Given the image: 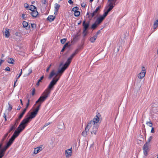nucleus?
Listing matches in <instances>:
<instances>
[{"instance_id": "obj_31", "label": "nucleus", "mask_w": 158, "mask_h": 158, "mask_svg": "<svg viewBox=\"0 0 158 158\" xmlns=\"http://www.w3.org/2000/svg\"><path fill=\"white\" fill-rule=\"evenodd\" d=\"M87 133H88L84 131L82 132L81 135L83 136L86 137L87 135Z\"/></svg>"}, {"instance_id": "obj_16", "label": "nucleus", "mask_w": 158, "mask_h": 158, "mask_svg": "<svg viewBox=\"0 0 158 158\" xmlns=\"http://www.w3.org/2000/svg\"><path fill=\"white\" fill-rule=\"evenodd\" d=\"M56 75V77H57V74H56V73L55 72V70H52L50 74L49 75L48 77V78L49 79H51L52 77L54 75Z\"/></svg>"}, {"instance_id": "obj_9", "label": "nucleus", "mask_w": 158, "mask_h": 158, "mask_svg": "<svg viewBox=\"0 0 158 158\" xmlns=\"http://www.w3.org/2000/svg\"><path fill=\"white\" fill-rule=\"evenodd\" d=\"M142 69L141 72L138 75V77L140 79H142L145 76L146 72L145 68L143 66H142Z\"/></svg>"}, {"instance_id": "obj_6", "label": "nucleus", "mask_w": 158, "mask_h": 158, "mask_svg": "<svg viewBox=\"0 0 158 158\" xmlns=\"http://www.w3.org/2000/svg\"><path fill=\"white\" fill-rule=\"evenodd\" d=\"M101 6H99L97 7L95 10L92 13L90 14L91 16V18L94 17V18H95L97 17L100 12V10L101 8Z\"/></svg>"}, {"instance_id": "obj_27", "label": "nucleus", "mask_w": 158, "mask_h": 158, "mask_svg": "<svg viewBox=\"0 0 158 158\" xmlns=\"http://www.w3.org/2000/svg\"><path fill=\"white\" fill-rule=\"evenodd\" d=\"M44 78V76L43 75L40 78V79H39L38 80V82H37V83L36 84V85L37 86H39V85L40 82H41L42 80Z\"/></svg>"}, {"instance_id": "obj_24", "label": "nucleus", "mask_w": 158, "mask_h": 158, "mask_svg": "<svg viewBox=\"0 0 158 158\" xmlns=\"http://www.w3.org/2000/svg\"><path fill=\"white\" fill-rule=\"evenodd\" d=\"M16 125L17 124H14V125L12 126L11 127L10 129L8 131V133H10L11 132V131L14 130L16 127Z\"/></svg>"}, {"instance_id": "obj_33", "label": "nucleus", "mask_w": 158, "mask_h": 158, "mask_svg": "<svg viewBox=\"0 0 158 158\" xmlns=\"http://www.w3.org/2000/svg\"><path fill=\"white\" fill-rule=\"evenodd\" d=\"M96 39L95 38H94V36L91 37L89 40L92 43H94L95 42L96 40Z\"/></svg>"}, {"instance_id": "obj_21", "label": "nucleus", "mask_w": 158, "mask_h": 158, "mask_svg": "<svg viewBox=\"0 0 158 158\" xmlns=\"http://www.w3.org/2000/svg\"><path fill=\"white\" fill-rule=\"evenodd\" d=\"M55 18V16L53 15H50L47 18V19L50 22H51L53 21Z\"/></svg>"}, {"instance_id": "obj_51", "label": "nucleus", "mask_w": 158, "mask_h": 158, "mask_svg": "<svg viewBox=\"0 0 158 158\" xmlns=\"http://www.w3.org/2000/svg\"><path fill=\"white\" fill-rule=\"evenodd\" d=\"M24 7L26 8H28L29 7V5L27 3H25L24 4Z\"/></svg>"}, {"instance_id": "obj_46", "label": "nucleus", "mask_w": 158, "mask_h": 158, "mask_svg": "<svg viewBox=\"0 0 158 158\" xmlns=\"http://www.w3.org/2000/svg\"><path fill=\"white\" fill-rule=\"evenodd\" d=\"M35 88H34L32 89V90L31 92V95L32 96H34L35 94Z\"/></svg>"}, {"instance_id": "obj_26", "label": "nucleus", "mask_w": 158, "mask_h": 158, "mask_svg": "<svg viewBox=\"0 0 158 158\" xmlns=\"http://www.w3.org/2000/svg\"><path fill=\"white\" fill-rule=\"evenodd\" d=\"M98 24L95 22L94 24H93L91 27V28L93 29H95L98 26Z\"/></svg>"}, {"instance_id": "obj_52", "label": "nucleus", "mask_w": 158, "mask_h": 158, "mask_svg": "<svg viewBox=\"0 0 158 158\" xmlns=\"http://www.w3.org/2000/svg\"><path fill=\"white\" fill-rule=\"evenodd\" d=\"M85 5H86V4L85 2H83V3H82L81 4V6L82 7L85 8Z\"/></svg>"}, {"instance_id": "obj_25", "label": "nucleus", "mask_w": 158, "mask_h": 158, "mask_svg": "<svg viewBox=\"0 0 158 158\" xmlns=\"http://www.w3.org/2000/svg\"><path fill=\"white\" fill-rule=\"evenodd\" d=\"M23 27L26 29L28 27V24L26 21H24L23 22ZM30 27V26L28 27V28Z\"/></svg>"}, {"instance_id": "obj_34", "label": "nucleus", "mask_w": 158, "mask_h": 158, "mask_svg": "<svg viewBox=\"0 0 158 158\" xmlns=\"http://www.w3.org/2000/svg\"><path fill=\"white\" fill-rule=\"evenodd\" d=\"M117 0H108V2H109V3H112V4H113L114 5H115V3L116 2Z\"/></svg>"}, {"instance_id": "obj_54", "label": "nucleus", "mask_w": 158, "mask_h": 158, "mask_svg": "<svg viewBox=\"0 0 158 158\" xmlns=\"http://www.w3.org/2000/svg\"><path fill=\"white\" fill-rule=\"evenodd\" d=\"M51 66H52V64H50V65L47 68V69H46V70L47 72H48L49 71V69H50V67Z\"/></svg>"}, {"instance_id": "obj_4", "label": "nucleus", "mask_w": 158, "mask_h": 158, "mask_svg": "<svg viewBox=\"0 0 158 158\" xmlns=\"http://www.w3.org/2000/svg\"><path fill=\"white\" fill-rule=\"evenodd\" d=\"M101 116V115L99 113L94 118L93 120H91L89 122V123L91 124H99L101 122V120H100V118Z\"/></svg>"}, {"instance_id": "obj_14", "label": "nucleus", "mask_w": 158, "mask_h": 158, "mask_svg": "<svg viewBox=\"0 0 158 158\" xmlns=\"http://www.w3.org/2000/svg\"><path fill=\"white\" fill-rule=\"evenodd\" d=\"M43 150V146L40 145L39 147H37L34 148V153L37 154L40 152L41 151Z\"/></svg>"}, {"instance_id": "obj_19", "label": "nucleus", "mask_w": 158, "mask_h": 158, "mask_svg": "<svg viewBox=\"0 0 158 158\" xmlns=\"http://www.w3.org/2000/svg\"><path fill=\"white\" fill-rule=\"evenodd\" d=\"M5 32H4L5 33V35L6 37L8 38V37L10 35V32L9 31V29L7 28H6L5 29Z\"/></svg>"}, {"instance_id": "obj_49", "label": "nucleus", "mask_w": 158, "mask_h": 158, "mask_svg": "<svg viewBox=\"0 0 158 158\" xmlns=\"http://www.w3.org/2000/svg\"><path fill=\"white\" fill-rule=\"evenodd\" d=\"M90 15V13L89 12H87L86 15H88L89 16L88 17V18H89L90 20H91L92 19L91 18V16L90 15Z\"/></svg>"}, {"instance_id": "obj_38", "label": "nucleus", "mask_w": 158, "mask_h": 158, "mask_svg": "<svg viewBox=\"0 0 158 158\" xmlns=\"http://www.w3.org/2000/svg\"><path fill=\"white\" fill-rule=\"evenodd\" d=\"M69 65V64H67V63H65L64 64V66L62 67L64 68V69H66L68 68Z\"/></svg>"}, {"instance_id": "obj_59", "label": "nucleus", "mask_w": 158, "mask_h": 158, "mask_svg": "<svg viewBox=\"0 0 158 158\" xmlns=\"http://www.w3.org/2000/svg\"><path fill=\"white\" fill-rule=\"evenodd\" d=\"M49 124H50V123H48L46 124H45L44 126V127L43 128H44L45 127H46L47 126H48V125H49Z\"/></svg>"}, {"instance_id": "obj_1", "label": "nucleus", "mask_w": 158, "mask_h": 158, "mask_svg": "<svg viewBox=\"0 0 158 158\" xmlns=\"http://www.w3.org/2000/svg\"><path fill=\"white\" fill-rule=\"evenodd\" d=\"M59 78L55 79L53 78L49 85L48 88L45 90L41 96L39 98H40V103L44 102L49 96L51 90H52L54 86L56 84L58 81Z\"/></svg>"}, {"instance_id": "obj_48", "label": "nucleus", "mask_w": 158, "mask_h": 158, "mask_svg": "<svg viewBox=\"0 0 158 158\" xmlns=\"http://www.w3.org/2000/svg\"><path fill=\"white\" fill-rule=\"evenodd\" d=\"M71 61L72 60H70L68 58L65 63H67V64L69 65V64H70L71 62Z\"/></svg>"}, {"instance_id": "obj_32", "label": "nucleus", "mask_w": 158, "mask_h": 158, "mask_svg": "<svg viewBox=\"0 0 158 158\" xmlns=\"http://www.w3.org/2000/svg\"><path fill=\"white\" fill-rule=\"evenodd\" d=\"M80 15V12L77 11H75L74 13V15L75 16L77 17L79 16Z\"/></svg>"}, {"instance_id": "obj_3", "label": "nucleus", "mask_w": 158, "mask_h": 158, "mask_svg": "<svg viewBox=\"0 0 158 158\" xmlns=\"http://www.w3.org/2000/svg\"><path fill=\"white\" fill-rule=\"evenodd\" d=\"M37 113H38L36 111L34 110L31 113L30 115H29L28 114H27L26 115V117H27L26 118L24 119L21 122L24 124L27 125V124L29 122L32 118H35L36 116Z\"/></svg>"}, {"instance_id": "obj_22", "label": "nucleus", "mask_w": 158, "mask_h": 158, "mask_svg": "<svg viewBox=\"0 0 158 158\" xmlns=\"http://www.w3.org/2000/svg\"><path fill=\"white\" fill-rule=\"evenodd\" d=\"M143 136V135L140 134L138 137L137 140L140 142H142L144 140Z\"/></svg>"}, {"instance_id": "obj_60", "label": "nucleus", "mask_w": 158, "mask_h": 158, "mask_svg": "<svg viewBox=\"0 0 158 158\" xmlns=\"http://www.w3.org/2000/svg\"><path fill=\"white\" fill-rule=\"evenodd\" d=\"M43 4L45 5H47L48 3L46 1V0H44V1H43Z\"/></svg>"}, {"instance_id": "obj_18", "label": "nucleus", "mask_w": 158, "mask_h": 158, "mask_svg": "<svg viewBox=\"0 0 158 158\" xmlns=\"http://www.w3.org/2000/svg\"><path fill=\"white\" fill-rule=\"evenodd\" d=\"M7 149V148L5 147L4 149L1 150L0 152V158H2L4 156L5 152Z\"/></svg>"}, {"instance_id": "obj_13", "label": "nucleus", "mask_w": 158, "mask_h": 158, "mask_svg": "<svg viewBox=\"0 0 158 158\" xmlns=\"http://www.w3.org/2000/svg\"><path fill=\"white\" fill-rule=\"evenodd\" d=\"M72 148L66 150L65 151L66 157L68 158L71 156L72 155Z\"/></svg>"}, {"instance_id": "obj_41", "label": "nucleus", "mask_w": 158, "mask_h": 158, "mask_svg": "<svg viewBox=\"0 0 158 158\" xmlns=\"http://www.w3.org/2000/svg\"><path fill=\"white\" fill-rule=\"evenodd\" d=\"M78 9V8L77 6H76L73 8L72 11L75 12V11H77Z\"/></svg>"}, {"instance_id": "obj_58", "label": "nucleus", "mask_w": 158, "mask_h": 158, "mask_svg": "<svg viewBox=\"0 0 158 158\" xmlns=\"http://www.w3.org/2000/svg\"><path fill=\"white\" fill-rule=\"evenodd\" d=\"M25 15L24 14H23L22 15V17L23 19H24L25 18H26V17H25Z\"/></svg>"}, {"instance_id": "obj_56", "label": "nucleus", "mask_w": 158, "mask_h": 158, "mask_svg": "<svg viewBox=\"0 0 158 158\" xmlns=\"http://www.w3.org/2000/svg\"><path fill=\"white\" fill-rule=\"evenodd\" d=\"M32 69H30L29 70V73H28V75H29L30 74H31L32 73Z\"/></svg>"}, {"instance_id": "obj_30", "label": "nucleus", "mask_w": 158, "mask_h": 158, "mask_svg": "<svg viewBox=\"0 0 158 158\" xmlns=\"http://www.w3.org/2000/svg\"><path fill=\"white\" fill-rule=\"evenodd\" d=\"M7 61L9 64H13L14 60L13 58H9L8 59Z\"/></svg>"}, {"instance_id": "obj_55", "label": "nucleus", "mask_w": 158, "mask_h": 158, "mask_svg": "<svg viewBox=\"0 0 158 158\" xmlns=\"http://www.w3.org/2000/svg\"><path fill=\"white\" fill-rule=\"evenodd\" d=\"M5 70L6 71H10V69L9 67H7L5 69Z\"/></svg>"}, {"instance_id": "obj_64", "label": "nucleus", "mask_w": 158, "mask_h": 158, "mask_svg": "<svg viewBox=\"0 0 158 158\" xmlns=\"http://www.w3.org/2000/svg\"><path fill=\"white\" fill-rule=\"evenodd\" d=\"M100 33H101L100 30H99L97 32L96 34H97V35H99Z\"/></svg>"}, {"instance_id": "obj_35", "label": "nucleus", "mask_w": 158, "mask_h": 158, "mask_svg": "<svg viewBox=\"0 0 158 158\" xmlns=\"http://www.w3.org/2000/svg\"><path fill=\"white\" fill-rule=\"evenodd\" d=\"M3 142H1V143H0V152L1 151V150L2 149H4V148L6 146V145L3 148H2V147L3 145Z\"/></svg>"}, {"instance_id": "obj_2", "label": "nucleus", "mask_w": 158, "mask_h": 158, "mask_svg": "<svg viewBox=\"0 0 158 158\" xmlns=\"http://www.w3.org/2000/svg\"><path fill=\"white\" fill-rule=\"evenodd\" d=\"M26 126V125L24 124L23 123L21 122L19 127L15 131L11 138L6 143V146L5 147L6 148H8L11 145L16 138L19 135L20 133L23 130Z\"/></svg>"}, {"instance_id": "obj_43", "label": "nucleus", "mask_w": 158, "mask_h": 158, "mask_svg": "<svg viewBox=\"0 0 158 158\" xmlns=\"http://www.w3.org/2000/svg\"><path fill=\"white\" fill-rule=\"evenodd\" d=\"M64 45L66 46V48H67L69 47L71 45V44H70V42H69L66 43Z\"/></svg>"}, {"instance_id": "obj_8", "label": "nucleus", "mask_w": 158, "mask_h": 158, "mask_svg": "<svg viewBox=\"0 0 158 158\" xmlns=\"http://www.w3.org/2000/svg\"><path fill=\"white\" fill-rule=\"evenodd\" d=\"M149 144L147 143H146L143 145V153L145 156H146L148 154V152L149 149Z\"/></svg>"}, {"instance_id": "obj_63", "label": "nucleus", "mask_w": 158, "mask_h": 158, "mask_svg": "<svg viewBox=\"0 0 158 158\" xmlns=\"http://www.w3.org/2000/svg\"><path fill=\"white\" fill-rule=\"evenodd\" d=\"M4 60H2V59H0V66L4 62Z\"/></svg>"}, {"instance_id": "obj_17", "label": "nucleus", "mask_w": 158, "mask_h": 158, "mask_svg": "<svg viewBox=\"0 0 158 158\" xmlns=\"http://www.w3.org/2000/svg\"><path fill=\"white\" fill-rule=\"evenodd\" d=\"M60 7V5L58 4L57 3H56L55 5V12L54 14L55 15H56L57 14V12H58V10Z\"/></svg>"}, {"instance_id": "obj_23", "label": "nucleus", "mask_w": 158, "mask_h": 158, "mask_svg": "<svg viewBox=\"0 0 158 158\" xmlns=\"http://www.w3.org/2000/svg\"><path fill=\"white\" fill-rule=\"evenodd\" d=\"M26 111V109H24L22 112L21 113L19 116L18 117V120H20V119L22 118L23 115L25 114Z\"/></svg>"}, {"instance_id": "obj_15", "label": "nucleus", "mask_w": 158, "mask_h": 158, "mask_svg": "<svg viewBox=\"0 0 158 158\" xmlns=\"http://www.w3.org/2000/svg\"><path fill=\"white\" fill-rule=\"evenodd\" d=\"M65 70V69H64V68H63L62 67L60 69H59L57 71V73H56V74H57V75H58V74H59V77H57V78L54 77V78L55 79H56V78H59V80L60 76L63 73V72H64V70Z\"/></svg>"}, {"instance_id": "obj_12", "label": "nucleus", "mask_w": 158, "mask_h": 158, "mask_svg": "<svg viewBox=\"0 0 158 158\" xmlns=\"http://www.w3.org/2000/svg\"><path fill=\"white\" fill-rule=\"evenodd\" d=\"M106 16L105 15V14H104L103 15L101 16L98 18L95 22L97 23L99 25L102 22Z\"/></svg>"}, {"instance_id": "obj_44", "label": "nucleus", "mask_w": 158, "mask_h": 158, "mask_svg": "<svg viewBox=\"0 0 158 158\" xmlns=\"http://www.w3.org/2000/svg\"><path fill=\"white\" fill-rule=\"evenodd\" d=\"M8 105L9 106V107L8 108V110L10 111L12 109V106L10 104V103H8Z\"/></svg>"}, {"instance_id": "obj_11", "label": "nucleus", "mask_w": 158, "mask_h": 158, "mask_svg": "<svg viewBox=\"0 0 158 158\" xmlns=\"http://www.w3.org/2000/svg\"><path fill=\"white\" fill-rule=\"evenodd\" d=\"M113 4H112V3H109L108 6V9L104 13V14L106 15L107 16L109 13L113 8L114 6H113Z\"/></svg>"}, {"instance_id": "obj_28", "label": "nucleus", "mask_w": 158, "mask_h": 158, "mask_svg": "<svg viewBox=\"0 0 158 158\" xmlns=\"http://www.w3.org/2000/svg\"><path fill=\"white\" fill-rule=\"evenodd\" d=\"M31 30H33L35 29L36 27V25L35 23H31Z\"/></svg>"}, {"instance_id": "obj_39", "label": "nucleus", "mask_w": 158, "mask_h": 158, "mask_svg": "<svg viewBox=\"0 0 158 158\" xmlns=\"http://www.w3.org/2000/svg\"><path fill=\"white\" fill-rule=\"evenodd\" d=\"M153 138V137L152 136H150L149 138L148 139V141L146 143H148L149 144L150 142L151 141V140H152V139Z\"/></svg>"}, {"instance_id": "obj_7", "label": "nucleus", "mask_w": 158, "mask_h": 158, "mask_svg": "<svg viewBox=\"0 0 158 158\" xmlns=\"http://www.w3.org/2000/svg\"><path fill=\"white\" fill-rule=\"evenodd\" d=\"M99 124H92L91 127H92V130L91 131V134L95 135L99 127Z\"/></svg>"}, {"instance_id": "obj_5", "label": "nucleus", "mask_w": 158, "mask_h": 158, "mask_svg": "<svg viewBox=\"0 0 158 158\" xmlns=\"http://www.w3.org/2000/svg\"><path fill=\"white\" fill-rule=\"evenodd\" d=\"M89 21L86 23L85 20L83 22L82 26L83 27V34L84 37L88 33L87 30L89 27Z\"/></svg>"}, {"instance_id": "obj_29", "label": "nucleus", "mask_w": 158, "mask_h": 158, "mask_svg": "<svg viewBox=\"0 0 158 158\" xmlns=\"http://www.w3.org/2000/svg\"><path fill=\"white\" fill-rule=\"evenodd\" d=\"M158 24V19H157L154 22V24H153V28L154 29H156L157 26Z\"/></svg>"}, {"instance_id": "obj_42", "label": "nucleus", "mask_w": 158, "mask_h": 158, "mask_svg": "<svg viewBox=\"0 0 158 158\" xmlns=\"http://www.w3.org/2000/svg\"><path fill=\"white\" fill-rule=\"evenodd\" d=\"M67 39L64 38L60 40V42L62 44H64L66 41Z\"/></svg>"}, {"instance_id": "obj_57", "label": "nucleus", "mask_w": 158, "mask_h": 158, "mask_svg": "<svg viewBox=\"0 0 158 158\" xmlns=\"http://www.w3.org/2000/svg\"><path fill=\"white\" fill-rule=\"evenodd\" d=\"M29 103H27V104H26V108L24 109H26V111L27 110V108H28V107L29 106Z\"/></svg>"}, {"instance_id": "obj_53", "label": "nucleus", "mask_w": 158, "mask_h": 158, "mask_svg": "<svg viewBox=\"0 0 158 158\" xmlns=\"http://www.w3.org/2000/svg\"><path fill=\"white\" fill-rule=\"evenodd\" d=\"M79 52V49H77L73 53V54L75 55L77 54Z\"/></svg>"}, {"instance_id": "obj_36", "label": "nucleus", "mask_w": 158, "mask_h": 158, "mask_svg": "<svg viewBox=\"0 0 158 158\" xmlns=\"http://www.w3.org/2000/svg\"><path fill=\"white\" fill-rule=\"evenodd\" d=\"M40 106H41V104H40L37 106L36 108L34 110L35 111H36V112L38 113L39 109H40Z\"/></svg>"}, {"instance_id": "obj_45", "label": "nucleus", "mask_w": 158, "mask_h": 158, "mask_svg": "<svg viewBox=\"0 0 158 158\" xmlns=\"http://www.w3.org/2000/svg\"><path fill=\"white\" fill-rule=\"evenodd\" d=\"M75 55L73 53L71 55L70 57H69L68 58L70 60H72L73 58V57Z\"/></svg>"}, {"instance_id": "obj_50", "label": "nucleus", "mask_w": 158, "mask_h": 158, "mask_svg": "<svg viewBox=\"0 0 158 158\" xmlns=\"http://www.w3.org/2000/svg\"><path fill=\"white\" fill-rule=\"evenodd\" d=\"M22 69H21V72L19 74V76H18V77L17 78V79L18 80V79L19 78V77H20V76H21L22 74Z\"/></svg>"}, {"instance_id": "obj_37", "label": "nucleus", "mask_w": 158, "mask_h": 158, "mask_svg": "<svg viewBox=\"0 0 158 158\" xmlns=\"http://www.w3.org/2000/svg\"><path fill=\"white\" fill-rule=\"evenodd\" d=\"M9 133H8V132L5 135H4L3 138H2V142H3L4 141V140L6 139V137L8 135Z\"/></svg>"}, {"instance_id": "obj_47", "label": "nucleus", "mask_w": 158, "mask_h": 158, "mask_svg": "<svg viewBox=\"0 0 158 158\" xmlns=\"http://www.w3.org/2000/svg\"><path fill=\"white\" fill-rule=\"evenodd\" d=\"M20 120H18V118L17 119H16V120H15V123L14 124H17L16 127H17L18 123L20 121Z\"/></svg>"}, {"instance_id": "obj_10", "label": "nucleus", "mask_w": 158, "mask_h": 158, "mask_svg": "<svg viewBox=\"0 0 158 158\" xmlns=\"http://www.w3.org/2000/svg\"><path fill=\"white\" fill-rule=\"evenodd\" d=\"M31 6L33 7V10H32V11L31 13V14L33 17L35 18L38 15V12L36 10H35L36 8L35 6L33 5H32Z\"/></svg>"}, {"instance_id": "obj_61", "label": "nucleus", "mask_w": 158, "mask_h": 158, "mask_svg": "<svg viewBox=\"0 0 158 158\" xmlns=\"http://www.w3.org/2000/svg\"><path fill=\"white\" fill-rule=\"evenodd\" d=\"M151 132L152 133H154L155 131L154 130V128L153 127H152V129L151 131Z\"/></svg>"}, {"instance_id": "obj_40", "label": "nucleus", "mask_w": 158, "mask_h": 158, "mask_svg": "<svg viewBox=\"0 0 158 158\" xmlns=\"http://www.w3.org/2000/svg\"><path fill=\"white\" fill-rule=\"evenodd\" d=\"M146 124H147L149 127H152L153 125L152 123L150 121L148 122H147L146 123Z\"/></svg>"}, {"instance_id": "obj_20", "label": "nucleus", "mask_w": 158, "mask_h": 158, "mask_svg": "<svg viewBox=\"0 0 158 158\" xmlns=\"http://www.w3.org/2000/svg\"><path fill=\"white\" fill-rule=\"evenodd\" d=\"M92 126V124H91L89 123L86 127H85V131H86L87 133H88L90 128Z\"/></svg>"}, {"instance_id": "obj_62", "label": "nucleus", "mask_w": 158, "mask_h": 158, "mask_svg": "<svg viewBox=\"0 0 158 158\" xmlns=\"http://www.w3.org/2000/svg\"><path fill=\"white\" fill-rule=\"evenodd\" d=\"M68 2L70 4H73V2L72 1V0H69L68 1Z\"/></svg>"}]
</instances>
